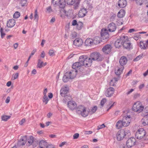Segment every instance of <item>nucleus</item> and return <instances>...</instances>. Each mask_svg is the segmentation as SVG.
<instances>
[{"label": "nucleus", "mask_w": 148, "mask_h": 148, "mask_svg": "<svg viewBox=\"0 0 148 148\" xmlns=\"http://www.w3.org/2000/svg\"><path fill=\"white\" fill-rule=\"evenodd\" d=\"M79 61L82 64V65L85 67L90 66L92 64V60L91 58L87 56H82L79 57Z\"/></svg>", "instance_id": "obj_1"}, {"label": "nucleus", "mask_w": 148, "mask_h": 148, "mask_svg": "<svg viewBox=\"0 0 148 148\" xmlns=\"http://www.w3.org/2000/svg\"><path fill=\"white\" fill-rule=\"evenodd\" d=\"M90 110L86 111V108L83 106H80L77 108L76 110L77 113L81 115L83 117H86L90 113Z\"/></svg>", "instance_id": "obj_2"}, {"label": "nucleus", "mask_w": 148, "mask_h": 148, "mask_svg": "<svg viewBox=\"0 0 148 148\" xmlns=\"http://www.w3.org/2000/svg\"><path fill=\"white\" fill-rule=\"evenodd\" d=\"M69 88L67 87L62 88L60 90V94L61 96L64 97V98L63 99L64 102L66 103L67 101V98L70 99L71 97L66 94L69 92Z\"/></svg>", "instance_id": "obj_3"}, {"label": "nucleus", "mask_w": 148, "mask_h": 148, "mask_svg": "<svg viewBox=\"0 0 148 148\" xmlns=\"http://www.w3.org/2000/svg\"><path fill=\"white\" fill-rule=\"evenodd\" d=\"M125 37L124 39H123L122 46L125 49L130 50L132 49V45L130 41L128 39L127 36L123 35Z\"/></svg>", "instance_id": "obj_4"}, {"label": "nucleus", "mask_w": 148, "mask_h": 148, "mask_svg": "<svg viewBox=\"0 0 148 148\" xmlns=\"http://www.w3.org/2000/svg\"><path fill=\"white\" fill-rule=\"evenodd\" d=\"M91 60H97L98 61H101L103 59V58L98 52H94L91 53L90 56Z\"/></svg>", "instance_id": "obj_5"}, {"label": "nucleus", "mask_w": 148, "mask_h": 148, "mask_svg": "<svg viewBox=\"0 0 148 148\" xmlns=\"http://www.w3.org/2000/svg\"><path fill=\"white\" fill-rule=\"evenodd\" d=\"M132 108L133 111L139 113L142 112L143 109V106L140 102L138 101L134 103Z\"/></svg>", "instance_id": "obj_6"}, {"label": "nucleus", "mask_w": 148, "mask_h": 148, "mask_svg": "<svg viewBox=\"0 0 148 148\" xmlns=\"http://www.w3.org/2000/svg\"><path fill=\"white\" fill-rule=\"evenodd\" d=\"M128 132L129 133V130L125 131L124 130H119L116 134L117 140H118L120 141L123 139L126 134H128Z\"/></svg>", "instance_id": "obj_7"}, {"label": "nucleus", "mask_w": 148, "mask_h": 148, "mask_svg": "<svg viewBox=\"0 0 148 148\" xmlns=\"http://www.w3.org/2000/svg\"><path fill=\"white\" fill-rule=\"evenodd\" d=\"M146 134V131L143 128L139 129L135 134L136 137L138 139H143Z\"/></svg>", "instance_id": "obj_8"}, {"label": "nucleus", "mask_w": 148, "mask_h": 148, "mask_svg": "<svg viewBox=\"0 0 148 148\" xmlns=\"http://www.w3.org/2000/svg\"><path fill=\"white\" fill-rule=\"evenodd\" d=\"M64 1V0H52L51 3L55 7L58 5L60 8H64L65 5Z\"/></svg>", "instance_id": "obj_9"}, {"label": "nucleus", "mask_w": 148, "mask_h": 148, "mask_svg": "<svg viewBox=\"0 0 148 148\" xmlns=\"http://www.w3.org/2000/svg\"><path fill=\"white\" fill-rule=\"evenodd\" d=\"M73 72L71 71L68 72L66 73L63 78V81L64 82H66L68 81L69 79H73L76 75H72Z\"/></svg>", "instance_id": "obj_10"}, {"label": "nucleus", "mask_w": 148, "mask_h": 148, "mask_svg": "<svg viewBox=\"0 0 148 148\" xmlns=\"http://www.w3.org/2000/svg\"><path fill=\"white\" fill-rule=\"evenodd\" d=\"M101 39L103 40H108L109 35L108 32V30L106 28H103L101 29Z\"/></svg>", "instance_id": "obj_11"}, {"label": "nucleus", "mask_w": 148, "mask_h": 148, "mask_svg": "<svg viewBox=\"0 0 148 148\" xmlns=\"http://www.w3.org/2000/svg\"><path fill=\"white\" fill-rule=\"evenodd\" d=\"M124 37L123 35H121L115 41L114 45L116 48H119L122 45L123 39H124Z\"/></svg>", "instance_id": "obj_12"}, {"label": "nucleus", "mask_w": 148, "mask_h": 148, "mask_svg": "<svg viewBox=\"0 0 148 148\" xmlns=\"http://www.w3.org/2000/svg\"><path fill=\"white\" fill-rule=\"evenodd\" d=\"M97 43V42L95 40H93L91 38H88L86 39L84 44L86 46H90L95 44Z\"/></svg>", "instance_id": "obj_13"}, {"label": "nucleus", "mask_w": 148, "mask_h": 148, "mask_svg": "<svg viewBox=\"0 0 148 148\" xmlns=\"http://www.w3.org/2000/svg\"><path fill=\"white\" fill-rule=\"evenodd\" d=\"M136 142V140L134 138H130L127 141L126 145L128 148H131L135 145Z\"/></svg>", "instance_id": "obj_14"}, {"label": "nucleus", "mask_w": 148, "mask_h": 148, "mask_svg": "<svg viewBox=\"0 0 148 148\" xmlns=\"http://www.w3.org/2000/svg\"><path fill=\"white\" fill-rule=\"evenodd\" d=\"M131 119L130 115L125 116H123V118L122 119L123 123L124 122V124H125V127L128 126L130 125L131 121Z\"/></svg>", "instance_id": "obj_15"}, {"label": "nucleus", "mask_w": 148, "mask_h": 148, "mask_svg": "<svg viewBox=\"0 0 148 148\" xmlns=\"http://www.w3.org/2000/svg\"><path fill=\"white\" fill-rule=\"evenodd\" d=\"M82 66V64L80 62H77L74 63L72 65V68L75 69V75H77V70L79 69H80L81 66Z\"/></svg>", "instance_id": "obj_16"}, {"label": "nucleus", "mask_w": 148, "mask_h": 148, "mask_svg": "<svg viewBox=\"0 0 148 148\" xmlns=\"http://www.w3.org/2000/svg\"><path fill=\"white\" fill-rule=\"evenodd\" d=\"M112 48L111 45L107 44L103 47L102 49V51L105 54H108L111 51Z\"/></svg>", "instance_id": "obj_17"}, {"label": "nucleus", "mask_w": 148, "mask_h": 148, "mask_svg": "<svg viewBox=\"0 0 148 148\" xmlns=\"http://www.w3.org/2000/svg\"><path fill=\"white\" fill-rule=\"evenodd\" d=\"M27 140V136H21L20 139L18 141V145L19 146L23 145L25 144Z\"/></svg>", "instance_id": "obj_18"}, {"label": "nucleus", "mask_w": 148, "mask_h": 148, "mask_svg": "<svg viewBox=\"0 0 148 148\" xmlns=\"http://www.w3.org/2000/svg\"><path fill=\"white\" fill-rule=\"evenodd\" d=\"M114 89L112 87H110L107 89L105 94L106 96L108 97H111L114 93Z\"/></svg>", "instance_id": "obj_19"}, {"label": "nucleus", "mask_w": 148, "mask_h": 148, "mask_svg": "<svg viewBox=\"0 0 148 148\" xmlns=\"http://www.w3.org/2000/svg\"><path fill=\"white\" fill-rule=\"evenodd\" d=\"M67 106L70 110H73L76 109L77 105L74 101H70L68 102Z\"/></svg>", "instance_id": "obj_20"}, {"label": "nucleus", "mask_w": 148, "mask_h": 148, "mask_svg": "<svg viewBox=\"0 0 148 148\" xmlns=\"http://www.w3.org/2000/svg\"><path fill=\"white\" fill-rule=\"evenodd\" d=\"M116 28V25L114 23H110L108 27V31L110 32H114Z\"/></svg>", "instance_id": "obj_21"}, {"label": "nucleus", "mask_w": 148, "mask_h": 148, "mask_svg": "<svg viewBox=\"0 0 148 148\" xmlns=\"http://www.w3.org/2000/svg\"><path fill=\"white\" fill-rule=\"evenodd\" d=\"M83 43V40L80 38H77L73 41L74 45L77 47L81 46L82 45Z\"/></svg>", "instance_id": "obj_22"}, {"label": "nucleus", "mask_w": 148, "mask_h": 148, "mask_svg": "<svg viewBox=\"0 0 148 148\" xmlns=\"http://www.w3.org/2000/svg\"><path fill=\"white\" fill-rule=\"evenodd\" d=\"M127 3L126 0H119L118 2V5L119 8H123L126 6Z\"/></svg>", "instance_id": "obj_23"}, {"label": "nucleus", "mask_w": 148, "mask_h": 148, "mask_svg": "<svg viewBox=\"0 0 148 148\" xmlns=\"http://www.w3.org/2000/svg\"><path fill=\"white\" fill-rule=\"evenodd\" d=\"M127 60L126 57L125 56L121 57L119 60V63L121 66H123L127 63Z\"/></svg>", "instance_id": "obj_24"}, {"label": "nucleus", "mask_w": 148, "mask_h": 148, "mask_svg": "<svg viewBox=\"0 0 148 148\" xmlns=\"http://www.w3.org/2000/svg\"><path fill=\"white\" fill-rule=\"evenodd\" d=\"M15 24V21L13 19H11L8 20L7 23V26L8 27H13Z\"/></svg>", "instance_id": "obj_25"}, {"label": "nucleus", "mask_w": 148, "mask_h": 148, "mask_svg": "<svg viewBox=\"0 0 148 148\" xmlns=\"http://www.w3.org/2000/svg\"><path fill=\"white\" fill-rule=\"evenodd\" d=\"M87 12V10L83 8L81 9L78 13V16L79 17H83L86 15Z\"/></svg>", "instance_id": "obj_26"}, {"label": "nucleus", "mask_w": 148, "mask_h": 148, "mask_svg": "<svg viewBox=\"0 0 148 148\" xmlns=\"http://www.w3.org/2000/svg\"><path fill=\"white\" fill-rule=\"evenodd\" d=\"M124 122L123 123L122 120H119L117 123L116 124V128L118 129H120L122 127H125Z\"/></svg>", "instance_id": "obj_27"}, {"label": "nucleus", "mask_w": 148, "mask_h": 148, "mask_svg": "<svg viewBox=\"0 0 148 148\" xmlns=\"http://www.w3.org/2000/svg\"><path fill=\"white\" fill-rule=\"evenodd\" d=\"M143 118L141 120L142 124L144 126L148 124V115L143 116Z\"/></svg>", "instance_id": "obj_28"}, {"label": "nucleus", "mask_w": 148, "mask_h": 148, "mask_svg": "<svg viewBox=\"0 0 148 148\" xmlns=\"http://www.w3.org/2000/svg\"><path fill=\"white\" fill-rule=\"evenodd\" d=\"M47 145V142L43 140H41L39 142V146L40 148H44L43 146H46Z\"/></svg>", "instance_id": "obj_29"}, {"label": "nucleus", "mask_w": 148, "mask_h": 148, "mask_svg": "<svg viewBox=\"0 0 148 148\" xmlns=\"http://www.w3.org/2000/svg\"><path fill=\"white\" fill-rule=\"evenodd\" d=\"M124 68V66H121V68H118L117 71L116 70L115 71V74L118 76H120Z\"/></svg>", "instance_id": "obj_30"}, {"label": "nucleus", "mask_w": 148, "mask_h": 148, "mask_svg": "<svg viewBox=\"0 0 148 148\" xmlns=\"http://www.w3.org/2000/svg\"><path fill=\"white\" fill-rule=\"evenodd\" d=\"M141 115L142 116L148 115V106H146L145 108L143 107V109L142 111Z\"/></svg>", "instance_id": "obj_31"}, {"label": "nucleus", "mask_w": 148, "mask_h": 148, "mask_svg": "<svg viewBox=\"0 0 148 148\" xmlns=\"http://www.w3.org/2000/svg\"><path fill=\"white\" fill-rule=\"evenodd\" d=\"M125 11L124 10H121L118 13L117 16L119 18H121L124 16Z\"/></svg>", "instance_id": "obj_32"}, {"label": "nucleus", "mask_w": 148, "mask_h": 148, "mask_svg": "<svg viewBox=\"0 0 148 148\" xmlns=\"http://www.w3.org/2000/svg\"><path fill=\"white\" fill-rule=\"evenodd\" d=\"M34 138L32 136H30L28 138H27V142L29 144V146L32 145Z\"/></svg>", "instance_id": "obj_33"}, {"label": "nucleus", "mask_w": 148, "mask_h": 148, "mask_svg": "<svg viewBox=\"0 0 148 148\" xmlns=\"http://www.w3.org/2000/svg\"><path fill=\"white\" fill-rule=\"evenodd\" d=\"M146 0H135L136 3L137 5L142 6L145 3Z\"/></svg>", "instance_id": "obj_34"}, {"label": "nucleus", "mask_w": 148, "mask_h": 148, "mask_svg": "<svg viewBox=\"0 0 148 148\" xmlns=\"http://www.w3.org/2000/svg\"><path fill=\"white\" fill-rule=\"evenodd\" d=\"M43 67V62L41 61L40 59H39L38 60V63L37 66V68L40 69Z\"/></svg>", "instance_id": "obj_35"}, {"label": "nucleus", "mask_w": 148, "mask_h": 148, "mask_svg": "<svg viewBox=\"0 0 148 148\" xmlns=\"http://www.w3.org/2000/svg\"><path fill=\"white\" fill-rule=\"evenodd\" d=\"M64 3L69 5H73L75 3V0H64Z\"/></svg>", "instance_id": "obj_36"}, {"label": "nucleus", "mask_w": 148, "mask_h": 148, "mask_svg": "<svg viewBox=\"0 0 148 148\" xmlns=\"http://www.w3.org/2000/svg\"><path fill=\"white\" fill-rule=\"evenodd\" d=\"M10 117L11 116H10L3 115L1 116V120L2 121H7L8 119H9Z\"/></svg>", "instance_id": "obj_37"}, {"label": "nucleus", "mask_w": 148, "mask_h": 148, "mask_svg": "<svg viewBox=\"0 0 148 148\" xmlns=\"http://www.w3.org/2000/svg\"><path fill=\"white\" fill-rule=\"evenodd\" d=\"M76 26L77 29L79 30H80L83 27V23L79 21Z\"/></svg>", "instance_id": "obj_38"}, {"label": "nucleus", "mask_w": 148, "mask_h": 148, "mask_svg": "<svg viewBox=\"0 0 148 148\" xmlns=\"http://www.w3.org/2000/svg\"><path fill=\"white\" fill-rule=\"evenodd\" d=\"M97 107L96 106H95L93 107L91 109V111H90V114H92L94 113L97 110Z\"/></svg>", "instance_id": "obj_39"}, {"label": "nucleus", "mask_w": 148, "mask_h": 148, "mask_svg": "<svg viewBox=\"0 0 148 148\" xmlns=\"http://www.w3.org/2000/svg\"><path fill=\"white\" fill-rule=\"evenodd\" d=\"M38 143V140L37 139L34 138L32 145L33 146V147H35L37 146Z\"/></svg>", "instance_id": "obj_40"}, {"label": "nucleus", "mask_w": 148, "mask_h": 148, "mask_svg": "<svg viewBox=\"0 0 148 148\" xmlns=\"http://www.w3.org/2000/svg\"><path fill=\"white\" fill-rule=\"evenodd\" d=\"M49 101V99L47 97V95H44L42 98V101L43 103H45V104H47Z\"/></svg>", "instance_id": "obj_41"}, {"label": "nucleus", "mask_w": 148, "mask_h": 148, "mask_svg": "<svg viewBox=\"0 0 148 148\" xmlns=\"http://www.w3.org/2000/svg\"><path fill=\"white\" fill-rule=\"evenodd\" d=\"M20 16V13L18 12H16L14 13L13 15V17L14 18H17Z\"/></svg>", "instance_id": "obj_42"}, {"label": "nucleus", "mask_w": 148, "mask_h": 148, "mask_svg": "<svg viewBox=\"0 0 148 148\" xmlns=\"http://www.w3.org/2000/svg\"><path fill=\"white\" fill-rule=\"evenodd\" d=\"M37 11L36 10L35 12V14L34 16V19L36 22H38V16L37 14Z\"/></svg>", "instance_id": "obj_43"}, {"label": "nucleus", "mask_w": 148, "mask_h": 148, "mask_svg": "<svg viewBox=\"0 0 148 148\" xmlns=\"http://www.w3.org/2000/svg\"><path fill=\"white\" fill-rule=\"evenodd\" d=\"M27 0H21L20 3L22 7H23L26 4Z\"/></svg>", "instance_id": "obj_44"}, {"label": "nucleus", "mask_w": 148, "mask_h": 148, "mask_svg": "<svg viewBox=\"0 0 148 148\" xmlns=\"http://www.w3.org/2000/svg\"><path fill=\"white\" fill-rule=\"evenodd\" d=\"M140 47L141 49H146V48L145 47L144 45L143 41H141L140 42Z\"/></svg>", "instance_id": "obj_45"}, {"label": "nucleus", "mask_w": 148, "mask_h": 148, "mask_svg": "<svg viewBox=\"0 0 148 148\" xmlns=\"http://www.w3.org/2000/svg\"><path fill=\"white\" fill-rule=\"evenodd\" d=\"M18 76V73H16L15 74H14L13 75L12 79L13 80H14L15 79H16Z\"/></svg>", "instance_id": "obj_46"}, {"label": "nucleus", "mask_w": 148, "mask_h": 148, "mask_svg": "<svg viewBox=\"0 0 148 148\" xmlns=\"http://www.w3.org/2000/svg\"><path fill=\"white\" fill-rule=\"evenodd\" d=\"M3 29L2 28H0V31L1 33V37L2 38H3L5 35V34L3 32Z\"/></svg>", "instance_id": "obj_47"}, {"label": "nucleus", "mask_w": 148, "mask_h": 148, "mask_svg": "<svg viewBox=\"0 0 148 148\" xmlns=\"http://www.w3.org/2000/svg\"><path fill=\"white\" fill-rule=\"evenodd\" d=\"M106 101V99L105 98L103 99L101 101V106L103 107V106L104 103Z\"/></svg>", "instance_id": "obj_48"}, {"label": "nucleus", "mask_w": 148, "mask_h": 148, "mask_svg": "<svg viewBox=\"0 0 148 148\" xmlns=\"http://www.w3.org/2000/svg\"><path fill=\"white\" fill-rule=\"evenodd\" d=\"M105 127V125L104 124H103L101 125H99L97 126V130H99Z\"/></svg>", "instance_id": "obj_49"}, {"label": "nucleus", "mask_w": 148, "mask_h": 148, "mask_svg": "<svg viewBox=\"0 0 148 148\" xmlns=\"http://www.w3.org/2000/svg\"><path fill=\"white\" fill-rule=\"evenodd\" d=\"M47 10V12H48L49 13H50L51 12H53V11L52 10L51 7V6H49L47 8H46Z\"/></svg>", "instance_id": "obj_50"}, {"label": "nucleus", "mask_w": 148, "mask_h": 148, "mask_svg": "<svg viewBox=\"0 0 148 148\" xmlns=\"http://www.w3.org/2000/svg\"><path fill=\"white\" fill-rule=\"evenodd\" d=\"M79 136V134L78 133H76L73 136V139H76Z\"/></svg>", "instance_id": "obj_51"}, {"label": "nucleus", "mask_w": 148, "mask_h": 148, "mask_svg": "<svg viewBox=\"0 0 148 148\" xmlns=\"http://www.w3.org/2000/svg\"><path fill=\"white\" fill-rule=\"evenodd\" d=\"M78 23L77 21L76 20H73L72 22V25L73 26H75Z\"/></svg>", "instance_id": "obj_52"}, {"label": "nucleus", "mask_w": 148, "mask_h": 148, "mask_svg": "<svg viewBox=\"0 0 148 148\" xmlns=\"http://www.w3.org/2000/svg\"><path fill=\"white\" fill-rule=\"evenodd\" d=\"M140 94L138 93H136L134 94V98L135 99H136L140 97Z\"/></svg>", "instance_id": "obj_53"}, {"label": "nucleus", "mask_w": 148, "mask_h": 148, "mask_svg": "<svg viewBox=\"0 0 148 148\" xmlns=\"http://www.w3.org/2000/svg\"><path fill=\"white\" fill-rule=\"evenodd\" d=\"M139 35L138 33H137L136 34V36H134V39L136 40H138L139 39Z\"/></svg>", "instance_id": "obj_54"}, {"label": "nucleus", "mask_w": 148, "mask_h": 148, "mask_svg": "<svg viewBox=\"0 0 148 148\" xmlns=\"http://www.w3.org/2000/svg\"><path fill=\"white\" fill-rule=\"evenodd\" d=\"M71 36L73 38H75L77 36V33L75 32H72L71 34Z\"/></svg>", "instance_id": "obj_55"}, {"label": "nucleus", "mask_w": 148, "mask_h": 148, "mask_svg": "<svg viewBox=\"0 0 148 148\" xmlns=\"http://www.w3.org/2000/svg\"><path fill=\"white\" fill-rule=\"evenodd\" d=\"M54 53V51L53 50H50L49 52V54L50 56H52Z\"/></svg>", "instance_id": "obj_56"}, {"label": "nucleus", "mask_w": 148, "mask_h": 148, "mask_svg": "<svg viewBox=\"0 0 148 148\" xmlns=\"http://www.w3.org/2000/svg\"><path fill=\"white\" fill-rule=\"evenodd\" d=\"M25 119H22L21 121L19 122V124L21 125H22L23 123L25 122Z\"/></svg>", "instance_id": "obj_57"}, {"label": "nucleus", "mask_w": 148, "mask_h": 148, "mask_svg": "<svg viewBox=\"0 0 148 148\" xmlns=\"http://www.w3.org/2000/svg\"><path fill=\"white\" fill-rule=\"evenodd\" d=\"M143 139L148 142V134L147 135L146 134L144 137Z\"/></svg>", "instance_id": "obj_58"}, {"label": "nucleus", "mask_w": 148, "mask_h": 148, "mask_svg": "<svg viewBox=\"0 0 148 148\" xmlns=\"http://www.w3.org/2000/svg\"><path fill=\"white\" fill-rule=\"evenodd\" d=\"M143 5H144L145 7V8H148V1H147V0H146L145 1V3H144V4Z\"/></svg>", "instance_id": "obj_59"}, {"label": "nucleus", "mask_w": 148, "mask_h": 148, "mask_svg": "<svg viewBox=\"0 0 148 148\" xmlns=\"http://www.w3.org/2000/svg\"><path fill=\"white\" fill-rule=\"evenodd\" d=\"M10 97H8L5 100V102L6 103H8L10 101Z\"/></svg>", "instance_id": "obj_60"}, {"label": "nucleus", "mask_w": 148, "mask_h": 148, "mask_svg": "<svg viewBox=\"0 0 148 148\" xmlns=\"http://www.w3.org/2000/svg\"><path fill=\"white\" fill-rule=\"evenodd\" d=\"M45 53L44 51H42V52L41 53V54L40 56L42 58H44L45 57Z\"/></svg>", "instance_id": "obj_61"}, {"label": "nucleus", "mask_w": 148, "mask_h": 148, "mask_svg": "<svg viewBox=\"0 0 148 148\" xmlns=\"http://www.w3.org/2000/svg\"><path fill=\"white\" fill-rule=\"evenodd\" d=\"M116 16V15L115 14H112V15L111 16L110 18L111 19H114Z\"/></svg>", "instance_id": "obj_62"}, {"label": "nucleus", "mask_w": 148, "mask_h": 148, "mask_svg": "<svg viewBox=\"0 0 148 148\" xmlns=\"http://www.w3.org/2000/svg\"><path fill=\"white\" fill-rule=\"evenodd\" d=\"M46 148H55L52 145H47L46 147Z\"/></svg>", "instance_id": "obj_63"}, {"label": "nucleus", "mask_w": 148, "mask_h": 148, "mask_svg": "<svg viewBox=\"0 0 148 148\" xmlns=\"http://www.w3.org/2000/svg\"><path fill=\"white\" fill-rule=\"evenodd\" d=\"M148 75V69L146 71H145L143 74V75L145 76V77L146 76H147Z\"/></svg>", "instance_id": "obj_64"}]
</instances>
